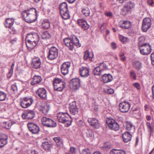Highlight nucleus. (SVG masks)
<instances>
[{"label":"nucleus","instance_id":"052dcab7","mask_svg":"<svg viewBox=\"0 0 154 154\" xmlns=\"http://www.w3.org/2000/svg\"><path fill=\"white\" fill-rule=\"evenodd\" d=\"M129 6L125 5L124 6V10L127 11L128 12L130 11L131 10V9L130 8Z\"/></svg>","mask_w":154,"mask_h":154},{"label":"nucleus","instance_id":"ea45409f","mask_svg":"<svg viewBox=\"0 0 154 154\" xmlns=\"http://www.w3.org/2000/svg\"><path fill=\"white\" fill-rule=\"evenodd\" d=\"M51 36V34L48 31H45L43 32L42 35V38L43 39L49 38Z\"/></svg>","mask_w":154,"mask_h":154},{"label":"nucleus","instance_id":"c03bdc74","mask_svg":"<svg viewBox=\"0 0 154 154\" xmlns=\"http://www.w3.org/2000/svg\"><path fill=\"white\" fill-rule=\"evenodd\" d=\"M7 94L5 92L0 91V101L5 100L7 97Z\"/></svg>","mask_w":154,"mask_h":154},{"label":"nucleus","instance_id":"c85d7f7f","mask_svg":"<svg viewBox=\"0 0 154 154\" xmlns=\"http://www.w3.org/2000/svg\"><path fill=\"white\" fill-rule=\"evenodd\" d=\"M60 13L67 12L68 11L67 5L66 2H63L60 4Z\"/></svg>","mask_w":154,"mask_h":154},{"label":"nucleus","instance_id":"f8f14e48","mask_svg":"<svg viewBox=\"0 0 154 154\" xmlns=\"http://www.w3.org/2000/svg\"><path fill=\"white\" fill-rule=\"evenodd\" d=\"M119 110L122 112H128L131 107L129 103L124 101L120 103L119 105Z\"/></svg>","mask_w":154,"mask_h":154},{"label":"nucleus","instance_id":"37998d69","mask_svg":"<svg viewBox=\"0 0 154 154\" xmlns=\"http://www.w3.org/2000/svg\"><path fill=\"white\" fill-rule=\"evenodd\" d=\"M100 69L98 66L96 67L94 69V73L95 75H99L101 74L102 72L100 71Z\"/></svg>","mask_w":154,"mask_h":154},{"label":"nucleus","instance_id":"2f4dec72","mask_svg":"<svg viewBox=\"0 0 154 154\" xmlns=\"http://www.w3.org/2000/svg\"><path fill=\"white\" fill-rule=\"evenodd\" d=\"M15 123L12 121H10L8 122H4L2 123L3 127L7 129H9L11 126Z\"/></svg>","mask_w":154,"mask_h":154},{"label":"nucleus","instance_id":"603ef678","mask_svg":"<svg viewBox=\"0 0 154 154\" xmlns=\"http://www.w3.org/2000/svg\"><path fill=\"white\" fill-rule=\"evenodd\" d=\"M119 38L120 41L124 42H126L128 40L127 38L122 35H119Z\"/></svg>","mask_w":154,"mask_h":154},{"label":"nucleus","instance_id":"bb28decb","mask_svg":"<svg viewBox=\"0 0 154 154\" xmlns=\"http://www.w3.org/2000/svg\"><path fill=\"white\" fill-rule=\"evenodd\" d=\"M122 24H120V26L122 28L128 29L131 27V25L130 22L129 21H122Z\"/></svg>","mask_w":154,"mask_h":154},{"label":"nucleus","instance_id":"aec40b11","mask_svg":"<svg viewBox=\"0 0 154 154\" xmlns=\"http://www.w3.org/2000/svg\"><path fill=\"white\" fill-rule=\"evenodd\" d=\"M77 22L79 26L85 30L88 29L90 27V25L85 20L82 19H79L77 20Z\"/></svg>","mask_w":154,"mask_h":154},{"label":"nucleus","instance_id":"412c9836","mask_svg":"<svg viewBox=\"0 0 154 154\" xmlns=\"http://www.w3.org/2000/svg\"><path fill=\"white\" fill-rule=\"evenodd\" d=\"M8 136L4 134H0V148L4 146L8 143Z\"/></svg>","mask_w":154,"mask_h":154},{"label":"nucleus","instance_id":"de8ad7c7","mask_svg":"<svg viewBox=\"0 0 154 154\" xmlns=\"http://www.w3.org/2000/svg\"><path fill=\"white\" fill-rule=\"evenodd\" d=\"M76 148L74 147H71L70 150L68 152L66 153V154H75Z\"/></svg>","mask_w":154,"mask_h":154},{"label":"nucleus","instance_id":"58836bf2","mask_svg":"<svg viewBox=\"0 0 154 154\" xmlns=\"http://www.w3.org/2000/svg\"><path fill=\"white\" fill-rule=\"evenodd\" d=\"M146 125L148 132L150 133V134L153 133L154 132V128L153 127L151 126L150 123L149 122H147Z\"/></svg>","mask_w":154,"mask_h":154},{"label":"nucleus","instance_id":"a19ab883","mask_svg":"<svg viewBox=\"0 0 154 154\" xmlns=\"http://www.w3.org/2000/svg\"><path fill=\"white\" fill-rule=\"evenodd\" d=\"M42 26L45 29H48L50 27V23L48 20H46L43 22Z\"/></svg>","mask_w":154,"mask_h":154},{"label":"nucleus","instance_id":"f704fd0d","mask_svg":"<svg viewBox=\"0 0 154 154\" xmlns=\"http://www.w3.org/2000/svg\"><path fill=\"white\" fill-rule=\"evenodd\" d=\"M81 12L82 14L85 17L88 16L90 14V11L89 8L87 7L82 8Z\"/></svg>","mask_w":154,"mask_h":154},{"label":"nucleus","instance_id":"dca6fc26","mask_svg":"<svg viewBox=\"0 0 154 154\" xmlns=\"http://www.w3.org/2000/svg\"><path fill=\"white\" fill-rule=\"evenodd\" d=\"M28 127L29 131L33 134H37L39 131V127L37 125L32 123H28Z\"/></svg>","mask_w":154,"mask_h":154},{"label":"nucleus","instance_id":"0e129e2a","mask_svg":"<svg viewBox=\"0 0 154 154\" xmlns=\"http://www.w3.org/2000/svg\"><path fill=\"white\" fill-rule=\"evenodd\" d=\"M128 13L127 11L124 10V7L121 10V13L123 15H125L126 14Z\"/></svg>","mask_w":154,"mask_h":154},{"label":"nucleus","instance_id":"e433bc0d","mask_svg":"<svg viewBox=\"0 0 154 154\" xmlns=\"http://www.w3.org/2000/svg\"><path fill=\"white\" fill-rule=\"evenodd\" d=\"M98 66L100 69V71H101L102 72L104 70L108 69L107 66L104 63H100Z\"/></svg>","mask_w":154,"mask_h":154},{"label":"nucleus","instance_id":"49530a36","mask_svg":"<svg viewBox=\"0 0 154 154\" xmlns=\"http://www.w3.org/2000/svg\"><path fill=\"white\" fill-rule=\"evenodd\" d=\"M133 124L131 122H127L125 124L126 128L127 130H131L133 127Z\"/></svg>","mask_w":154,"mask_h":154},{"label":"nucleus","instance_id":"5fc2aeb1","mask_svg":"<svg viewBox=\"0 0 154 154\" xmlns=\"http://www.w3.org/2000/svg\"><path fill=\"white\" fill-rule=\"evenodd\" d=\"M11 89L14 92H16L17 91V88L16 83H14L12 85Z\"/></svg>","mask_w":154,"mask_h":154},{"label":"nucleus","instance_id":"7ed1b4c3","mask_svg":"<svg viewBox=\"0 0 154 154\" xmlns=\"http://www.w3.org/2000/svg\"><path fill=\"white\" fill-rule=\"evenodd\" d=\"M57 118L59 122L65 123L66 127L69 126L71 124L72 120L66 113H59L57 115Z\"/></svg>","mask_w":154,"mask_h":154},{"label":"nucleus","instance_id":"1a4fd4ad","mask_svg":"<svg viewBox=\"0 0 154 154\" xmlns=\"http://www.w3.org/2000/svg\"><path fill=\"white\" fill-rule=\"evenodd\" d=\"M106 122L108 126L112 129L115 131L119 130V125L115 120L109 119L106 120Z\"/></svg>","mask_w":154,"mask_h":154},{"label":"nucleus","instance_id":"a878e982","mask_svg":"<svg viewBox=\"0 0 154 154\" xmlns=\"http://www.w3.org/2000/svg\"><path fill=\"white\" fill-rule=\"evenodd\" d=\"M122 137L124 142L127 143L131 140L132 135L129 133L125 132L122 134Z\"/></svg>","mask_w":154,"mask_h":154},{"label":"nucleus","instance_id":"cd10ccee","mask_svg":"<svg viewBox=\"0 0 154 154\" xmlns=\"http://www.w3.org/2000/svg\"><path fill=\"white\" fill-rule=\"evenodd\" d=\"M14 22V19L8 18L6 19L5 23V26L7 28H10L12 26Z\"/></svg>","mask_w":154,"mask_h":154},{"label":"nucleus","instance_id":"c756f323","mask_svg":"<svg viewBox=\"0 0 154 154\" xmlns=\"http://www.w3.org/2000/svg\"><path fill=\"white\" fill-rule=\"evenodd\" d=\"M103 80L104 83H107L111 82L112 80V77L110 74H105L103 76Z\"/></svg>","mask_w":154,"mask_h":154},{"label":"nucleus","instance_id":"864d4df0","mask_svg":"<svg viewBox=\"0 0 154 154\" xmlns=\"http://www.w3.org/2000/svg\"><path fill=\"white\" fill-rule=\"evenodd\" d=\"M90 151L88 149H83L81 154H90Z\"/></svg>","mask_w":154,"mask_h":154},{"label":"nucleus","instance_id":"680f3d73","mask_svg":"<svg viewBox=\"0 0 154 154\" xmlns=\"http://www.w3.org/2000/svg\"><path fill=\"white\" fill-rule=\"evenodd\" d=\"M106 16L110 17H112L113 16L112 13L111 12H107L105 13Z\"/></svg>","mask_w":154,"mask_h":154},{"label":"nucleus","instance_id":"ddd939ff","mask_svg":"<svg viewBox=\"0 0 154 154\" xmlns=\"http://www.w3.org/2000/svg\"><path fill=\"white\" fill-rule=\"evenodd\" d=\"M69 109L70 113L73 115L78 114L79 109L77 106L76 102L72 101L69 104Z\"/></svg>","mask_w":154,"mask_h":154},{"label":"nucleus","instance_id":"a18cd8bd","mask_svg":"<svg viewBox=\"0 0 154 154\" xmlns=\"http://www.w3.org/2000/svg\"><path fill=\"white\" fill-rule=\"evenodd\" d=\"M42 146L43 148L45 150H48L49 149L50 147V145L48 142H43Z\"/></svg>","mask_w":154,"mask_h":154},{"label":"nucleus","instance_id":"b1692460","mask_svg":"<svg viewBox=\"0 0 154 154\" xmlns=\"http://www.w3.org/2000/svg\"><path fill=\"white\" fill-rule=\"evenodd\" d=\"M42 79L40 76L38 75L34 76L32 79V80L31 81V84L32 85H34L37 84H39L42 80Z\"/></svg>","mask_w":154,"mask_h":154},{"label":"nucleus","instance_id":"bf43d9fd","mask_svg":"<svg viewBox=\"0 0 154 154\" xmlns=\"http://www.w3.org/2000/svg\"><path fill=\"white\" fill-rule=\"evenodd\" d=\"M134 86L138 90H139L140 89V84L138 83H136L134 84Z\"/></svg>","mask_w":154,"mask_h":154},{"label":"nucleus","instance_id":"c9c22d12","mask_svg":"<svg viewBox=\"0 0 154 154\" xmlns=\"http://www.w3.org/2000/svg\"><path fill=\"white\" fill-rule=\"evenodd\" d=\"M110 154H126L124 151L122 150H119L113 149L110 151Z\"/></svg>","mask_w":154,"mask_h":154},{"label":"nucleus","instance_id":"f257e3e1","mask_svg":"<svg viewBox=\"0 0 154 154\" xmlns=\"http://www.w3.org/2000/svg\"><path fill=\"white\" fill-rule=\"evenodd\" d=\"M22 15L26 22L31 23L36 20L37 11L35 8H32L24 11L22 13Z\"/></svg>","mask_w":154,"mask_h":154},{"label":"nucleus","instance_id":"f03ea898","mask_svg":"<svg viewBox=\"0 0 154 154\" xmlns=\"http://www.w3.org/2000/svg\"><path fill=\"white\" fill-rule=\"evenodd\" d=\"M39 40L38 35L36 33L28 34L26 38V45L29 50L33 48L37 44Z\"/></svg>","mask_w":154,"mask_h":154},{"label":"nucleus","instance_id":"4be33fe9","mask_svg":"<svg viewBox=\"0 0 154 154\" xmlns=\"http://www.w3.org/2000/svg\"><path fill=\"white\" fill-rule=\"evenodd\" d=\"M64 42L65 45L68 47L70 50H72L73 49V43L72 38H66L64 39Z\"/></svg>","mask_w":154,"mask_h":154},{"label":"nucleus","instance_id":"8fccbe9b","mask_svg":"<svg viewBox=\"0 0 154 154\" xmlns=\"http://www.w3.org/2000/svg\"><path fill=\"white\" fill-rule=\"evenodd\" d=\"M111 147L110 144L108 143H105L102 147L103 149H109Z\"/></svg>","mask_w":154,"mask_h":154},{"label":"nucleus","instance_id":"69168bd1","mask_svg":"<svg viewBox=\"0 0 154 154\" xmlns=\"http://www.w3.org/2000/svg\"><path fill=\"white\" fill-rule=\"evenodd\" d=\"M105 24H103L100 27V30L101 32H103V30L105 29Z\"/></svg>","mask_w":154,"mask_h":154},{"label":"nucleus","instance_id":"5701e85b","mask_svg":"<svg viewBox=\"0 0 154 154\" xmlns=\"http://www.w3.org/2000/svg\"><path fill=\"white\" fill-rule=\"evenodd\" d=\"M41 64V62L40 59L38 57H35L32 60V65L35 68H39Z\"/></svg>","mask_w":154,"mask_h":154},{"label":"nucleus","instance_id":"e2e57ef3","mask_svg":"<svg viewBox=\"0 0 154 154\" xmlns=\"http://www.w3.org/2000/svg\"><path fill=\"white\" fill-rule=\"evenodd\" d=\"M145 39V37L143 36H141L139 38V40L140 42H142L143 41H144Z\"/></svg>","mask_w":154,"mask_h":154},{"label":"nucleus","instance_id":"f3484780","mask_svg":"<svg viewBox=\"0 0 154 154\" xmlns=\"http://www.w3.org/2000/svg\"><path fill=\"white\" fill-rule=\"evenodd\" d=\"M88 121L90 125L94 128H98L100 127L98 121L94 118H89Z\"/></svg>","mask_w":154,"mask_h":154},{"label":"nucleus","instance_id":"20e7f679","mask_svg":"<svg viewBox=\"0 0 154 154\" xmlns=\"http://www.w3.org/2000/svg\"><path fill=\"white\" fill-rule=\"evenodd\" d=\"M54 89L57 91H62L65 87V82L60 79L56 78L53 82Z\"/></svg>","mask_w":154,"mask_h":154},{"label":"nucleus","instance_id":"2eb2a0df","mask_svg":"<svg viewBox=\"0 0 154 154\" xmlns=\"http://www.w3.org/2000/svg\"><path fill=\"white\" fill-rule=\"evenodd\" d=\"M35 115V112L31 110H28L25 112L22 115V117L23 119H31L33 118Z\"/></svg>","mask_w":154,"mask_h":154},{"label":"nucleus","instance_id":"4d7b16f0","mask_svg":"<svg viewBox=\"0 0 154 154\" xmlns=\"http://www.w3.org/2000/svg\"><path fill=\"white\" fill-rule=\"evenodd\" d=\"M127 5L129 6L130 8L132 9L134 7L135 4L134 3L130 2H128V5Z\"/></svg>","mask_w":154,"mask_h":154},{"label":"nucleus","instance_id":"3c124183","mask_svg":"<svg viewBox=\"0 0 154 154\" xmlns=\"http://www.w3.org/2000/svg\"><path fill=\"white\" fill-rule=\"evenodd\" d=\"M130 74L131 77L135 80L136 79L137 76L135 72L134 71H131L130 72Z\"/></svg>","mask_w":154,"mask_h":154},{"label":"nucleus","instance_id":"7c9ffc66","mask_svg":"<svg viewBox=\"0 0 154 154\" xmlns=\"http://www.w3.org/2000/svg\"><path fill=\"white\" fill-rule=\"evenodd\" d=\"M94 57V54L92 52H89L88 51H85L84 58L85 60L89 59L90 60H91Z\"/></svg>","mask_w":154,"mask_h":154},{"label":"nucleus","instance_id":"4c0bfd02","mask_svg":"<svg viewBox=\"0 0 154 154\" xmlns=\"http://www.w3.org/2000/svg\"><path fill=\"white\" fill-rule=\"evenodd\" d=\"M73 45H75L78 47L81 46V44L79 43V41L78 39L76 37L74 36L72 38Z\"/></svg>","mask_w":154,"mask_h":154},{"label":"nucleus","instance_id":"473e14b6","mask_svg":"<svg viewBox=\"0 0 154 154\" xmlns=\"http://www.w3.org/2000/svg\"><path fill=\"white\" fill-rule=\"evenodd\" d=\"M54 140L56 143L57 146L60 147L63 146V143L59 137H56L53 138Z\"/></svg>","mask_w":154,"mask_h":154},{"label":"nucleus","instance_id":"09e8293b","mask_svg":"<svg viewBox=\"0 0 154 154\" xmlns=\"http://www.w3.org/2000/svg\"><path fill=\"white\" fill-rule=\"evenodd\" d=\"M87 136L91 138L93 137L94 135L92 131L91 130H88L86 132Z\"/></svg>","mask_w":154,"mask_h":154},{"label":"nucleus","instance_id":"72a5a7b5","mask_svg":"<svg viewBox=\"0 0 154 154\" xmlns=\"http://www.w3.org/2000/svg\"><path fill=\"white\" fill-rule=\"evenodd\" d=\"M134 67L137 70L140 69L142 67V64L138 61H135L133 63Z\"/></svg>","mask_w":154,"mask_h":154},{"label":"nucleus","instance_id":"338daca9","mask_svg":"<svg viewBox=\"0 0 154 154\" xmlns=\"http://www.w3.org/2000/svg\"><path fill=\"white\" fill-rule=\"evenodd\" d=\"M121 59L122 61H124L125 60L126 57L124 56V54H122L120 55Z\"/></svg>","mask_w":154,"mask_h":154},{"label":"nucleus","instance_id":"6e6d98bb","mask_svg":"<svg viewBox=\"0 0 154 154\" xmlns=\"http://www.w3.org/2000/svg\"><path fill=\"white\" fill-rule=\"evenodd\" d=\"M147 3L150 6H154V0H147Z\"/></svg>","mask_w":154,"mask_h":154},{"label":"nucleus","instance_id":"393cba45","mask_svg":"<svg viewBox=\"0 0 154 154\" xmlns=\"http://www.w3.org/2000/svg\"><path fill=\"white\" fill-rule=\"evenodd\" d=\"M50 108V105L45 103L41 105L40 108V110L45 115L46 114L49 110Z\"/></svg>","mask_w":154,"mask_h":154},{"label":"nucleus","instance_id":"4468645a","mask_svg":"<svg viewBox=\"0 0 154 154\" xmlns=\"http://www.w3.org/2000/svg\"><path fill=\"white\" fill-rule=\"evenodd\" d=\"M33 102L32 98L25 97L20 102L21 106L23 108H26L30 106Z\"/></svg>","mask_w":154,"mask_h":154},{"label":"nucleus","instance_id":"6e6552de","mask_svg":"<svg viewBox=\"0 0 154 154\" xmlns=\"http://www.w3.org/2000/svg\"><path fill=\"white\" fill-rule=\"evenodd\" d=\"M151 25V20L149 18H145L143 21L142 29L143 31L146 32L150 27Z\"/></svg>","mask_w":154,"mask_h":154},{"label":"nucleus","instance_id":"9b49d317","mask_svg":"<svg viewBox=\"0 0 154 154\" xmlns=\"http://www.w3.org/2000/svg\"><path fill=\"white\" fill-rule=\"evenodd\" d=\"M80 80L77 78L72 79L70 82V88L74 90L78 89L80 87Z\"/></svg>","mask_w":154,"mask_h":154},{"label":"nucleus","instance_id":"79ce46f5","mask_svg":"<svg viewBox=\"0 0 154 154\" xmlns=\"http://www.w3.org/2000/svg\"><path fill=\"white\" fill-rule=\"evenodd\" d=\"M60 14L62 18L64 20H67L70 17L69 11H67V12L60 13Z\"/></svg>","mask_w":154,"mask_h":154},{"label":"nucleus","instance_id":"423d86ee","mask_svg":"<svg viewBox=\"0 0 154 154\" xmlns=\"http://www.w3.org/2000/svg\"><path fill=\"white\" fill-rule=\"evenodd\" d=\"M43 125L48 128H54L56 126L57 123L54 120L48 117H44L41 119Z\"/></svg>","mask_w":154,"mask_h":154},{"label":"nucleus","instance_id":"774afa93","mask_svg":"<svg viewBox=\"0 0 154 154\" xmlns=\"http://www.w3.org/2000/svg\"><path fill=\"white\" fill-rule=\"evenodd\" d=\"M111 46L112 49H115L116 48V45L115 43H112L111 44Z\"/></svg>","mask_w":154,"mask_h":154},{"label":"nucleus","instance_id":"6ab92c4d","mask_svg":"<svg viewBox=\"0 0 154 154\" xmlns=\"http://www.w3.org/2000/svg\"><path fill=\"white\" fill-rule=\"evenodd\" d=\"M36 93L40 98L43 99L47 98V91L44 88H39L37 91Z\"/></svg>","mask_w":154,"mask_h":154},{"label":"nucleus","instance_id":"39448f33","mask_svg":"<svg viewBox=\"0 0 154 154\" xmlns=\"http://www.w3.org/2000/svg\"><path fill=\"white\" fill-rule=\"evenodd\" d=\"M138 47L140 53L143 55L148 54L151 51V46L148 43H139Z\"/></svg>","mask_w":154,"mask_h":154},{"label":"nucleus","instance_id":"0eeeda50","mask_svg":"<svg viewBox=\"0 0 154 154\" xmlns=\"http://www.w3.org/2000/svg\"><path fill=\"white\" fill-rule=\"evenodd\" d=\"M58 54V50L55 47H53L49 49L48 57L50 60H53L57 57Z\"/></svg>","mask_w":154,"mask_h":154},{"label":"nucleus","instance_id":"a211bd4d","mask_svg":"<svg viewBox=\"0 0 154 154\" xmlns=\"http://www.w3.org/2000/svg\"><path fill=\"white\" fill-rule=\"evenodd\" d=\"M89 70V69L87 67H82L80 68L79 71L80 75L82 77H88L90 75Z\"/></svg>","mask_w":154,"mask_h":154},{"label":"nucleus","instance_id":"9d476101","mask_svg":"<svg viewBox=\"0 0 154 154\" xmlns=\"http://www.w3.org/2000/svg\"><path fill=\"white\" fill-rule=\"evenodd\" d=\"M70 65L71 63L69 62H66L62 64L61 66V71L63 75H65L69 73Z\"/></svg>","mask_w":154,"mask_h":154},{"label":"nucleus","instance_id":"13d9d810","mask_svg":"<svg viewBox=\"0 0 154 154\" xmlns=\"http://www.w3.org/2000/svg\"><path fill=\"white\" fill-rule=\"evenodd\" d=\"M106 92L107 94H112L114 93V91L113 89L112 88H110L107 89Z\"/></svg>","mask_w":154,"mask_h":154}]
</instances>
